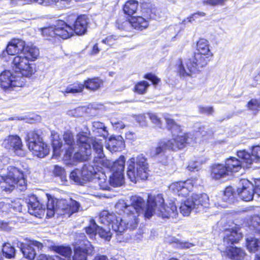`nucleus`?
<instances>
[{"instance_id":"nucleus-1","label":"nucleus","mask_w":260,"mask_h":260,"mask_svg":"<svg viewBox=\"0 0 260 260\" xmlns=\"http://www.w3.org/2000/svg\"><path fill=\"white\" fill-rule=\"evenodd\" d=\"M131 204H127L124 200H120L115 205L116 212L123 214V219L117 217L108 211L102 212L100 220L104 223L112 221V228L116 231L123 232L126 229H135L138 224L139 216L142 214L145 218H150L153 214L162 218H175L178 215L177 207L173 202L164 205V200L161 194L156 196L149 195L147 204L141 197L132 196Z\"/></svg>"},{"instance_id":"nucleus-2","label":"nucleus","mask_w":260,"mask_h":260,"mask_svg":"<svg viewBox=\"0 0 260 260\" xmlns=\"http://www.w3.org/2000/svg\"><path fill=\"white\" fill-rule=\"evenodd\" d=\"M77 145L79 150L75 153L73 159L77 161H86L91 154V144L95 153L96 158L103 159L105 157L103 153V145L101 140L93 137H89L86 133L81 132L76 136Z\"/></svg>"},{"instance_id":"nucleus-3","label":"nucleus","mask_w":260,"mask_h":260,"mask_svg":"<svg viewBox=\"0 0 260 260\" xmlns=\"http://www.w3.org/2000/svg\"><path fill=\"white\" fill-rule=\"evenodd\" d=\"M87 26V17L81 15L77 18L74 28L63 21L59 20L54 27L44 28L43 34L52 37L59 36L63 39H67L72 36L74 32L77 35H84L86 31Z\"/></svg>"},{"instance_id":"nucleus-4","label":"nucleus","mask_w":260,"mask_h":260,"mask_svg":"<svg viewBox=\"0 0 260 260\" xmlns=\"http://www.w3.org/2000/svg\"><path fill=\"white\" fill-rule=\"evenodd\" d=\"M27 183L23 172L20 169L10 166L6 175H0V186L3 190L12 191L16 187L20 190L26 188Z\"/></svg>"},{"instance_id":"nucleus-5","label":"nucleus","mask_w":260,"mask_h":260,"mask_svg":"<svg viewBox=\"0 0 260 260\" xmlns=\"http://www.w3.org/2000/svg\"><path fill=\"white\" fill-rule=\"evenodd\" d=\"M127 175L130 180L136 183L139 180H146L148 176V164L142 155L132 157L128 161Z\"/></svg>"},{"instance_id":"nucleus-6","label":"nucleus","mask_w":260,"mask_h":260,"mask_svg":"<svg viewBox=\"0 0 260 260\" xmlns=\"http://www.w3.org/2000/svg\"><path fill=\"white\" fill-rule=\"evenodd\" d=\"M175 134H173L174 136ZM171 140L164 139L160 140L156 148L152 151L153 156L164 154L166 150L181 149L185 147L188 141L189 135H178Z\"/></svg>"},{"instance_id":"nucleus-7","label":"nucleus","mask_w":260,"mask_h":260,"mask_svg":"<svg viewBox=\"0 0 260 260\" xmlns=\"http://www.w3.org/2000/svg\"><path fill=\"white\" fill-rule=\"evenodd\" d=\"M211 58V56L202 55L196 52L192 58L188 59L185 64H181L180 66V75L183 77L190 76L192 73L205 67Z\"/></svg>"},{"instance_id":"nucleus-8","label":"nucleus","mask_w":260,"mask_h":260,"mask_svg":"<svg viewBox=\"0 0 260 260\" xmlns=\"http://www.w3.org/2000/svg\"><path fill=\"white\" fill-rule=\"evenodd\" d=\"M25 140L29 149L35 156L43 158L49 153V149L47 145L43 142L42 138L36 131L28 133Z\"/></svg>"},{"instance_id":"nucleus-9","label":"nucleus","mask_w":260,"mask_h":260,"mask_svg":"<svg viewBox=\"0 0 260 260\" xmlns=\"http://www.w3.org/2000/svg\"><path fill=\"white\" fill-rule=\"evenodd\" d=\"M102 212L100 213L99 217V222L101 223L107 225L108 226V229H105L103 227H100L95 222L93 219H91L90 221L89 225L85 228V231L87 235L91 239H95L96 235H99V236L105 239L107 241H110L111 238V232L110 231V227L112 228L113 231L117 233V235L121 234L123 232H120L116 231L112 228V221L109 222V223H104L102 222L100 220V216Z\"/></svg>"},{"instance_id":"nucleus-10","label":"nucleus","mask_w":260,"mask_h":260,"mask_svg":"<svg viewBox=\"0 0 260 260\" xmlns=\"http://www.w3.org/2000/svg\"><path fill=\"white\" fill-rule=\"evenodd\" d=\"M25 84L23 77L6 70L0 74V85L5 90L12 91L23 86Z\"/></svg>"},{"instance_id":"nucleus-11","label":"nucleus","mask_w":260,"mask_h":260,"mask_svg":"<svg viewBox=\"0 0 260 260\" xmlns=\"http://www.w3.org/2000/svg\"><path fill=\"white\" fill-rule=\"evenodd\" d=\"M13 67L16 72L24 77H30L35 72V66L22 54L15 56L13 60Z\"/></svg>"},{"instance_id":"nucleus-12","label":"nucleus","mask_w":260,"mask_h":260,"mask_svg":"<svg viewBox=\"0 0 260 260\" xmlns=\"http://www.w3.org/2000/svg\"><path fill=\"white\" fill-rule=\"evenodd\" d=\"M148 26V22L141 16L132 17L128 20L120 23L117 22L116 27L121 30L131 32L133 29L142 30Z\"/></svg>"},{"instance_id":"nucleus-13","label":"nucleus","mask_w":260,"mask_h":260,"mask_svg":"<svg viewBox=\"0 0 260 260\" xmlns=\"http://www.w3.org/2000/svg\"><path fill=\"white\" fill-rule=\"evenodd\" d=\"M125 161V157L122 155L113 163L111 169L113 175L109 179L110 186L118 187L121 185L123 178V173L124 170Z\"/></svg>"},{"instance_id":"nucleus-14","label":"nucleus","mask_w":260,"mask_h":260,"mask_svg":"<svg viewBox=\"0 0 260 260\" xmlns=\"http://www.w3.org/2000/svg\"><path fill=\"white\" fill-rule=\"evenodd\" d=\"M242 238V234L239 226L232 223L230 228L225 229L223 231V245L225 247L231 246L239 242Z\"/></svg>"},{"instance_id":"nucleus-15","label":"nucleus","mask_w":260,"mask_h":260,"mask_svg":"<svg viewBox=\"0 0 260 260\" xmlns=\"http://www.w3.org/2000/svg\"><path fill=\"white\" fill-rule=\"evenodd\" d=\"M2 146L8 150L13 151L16 155L23 156L24 155L21 140L17 135H10L7 137L4 140Z\"/></svg>"},{"instance_id":"nucleus-16","label":"nucleus","mask_w":260,"mask_h":260,"mask_svg":"<svg viewBox=\"0 0 260 260\" xmlns=\"http://www.w3.org/2000/svg\"><path fill=\"white\" fill-rule=\"evenodd\" d=\"M194 185H197L194 180H187L172 183L169 186V189L179 196L185 197L192 190Z\"/></svg>"},{"instance_id":"nucleus-17","label":"nucleus","mask_w":260,"mask_h":260,"mask_svg":"<svg viewBox=\"0 0 260 260\" xmlns=\"http://www.w3.org/2000/svg\"><path fill=\"white\" fill-rule=\"evenodd\" d=\"M94 253L93 245L88 241H86L80 246L74 248L73 260H87L88 256H91Z\"/></svg>"},{"instance_id":"nucleus-18","label":"nucleus","mask_w":260,"mask_h":260,"mask_svg":"<svg viewBox=\"0 0 260 260\" xmlns=\"http://www.w3.org/2000/svg\"><path fill=\"white\" fill-rule=\"evenodd\" d=\"M239 185L237 192L241 199L246 202L252 200L255 194L252 183L248 180L243 179L240 181Z\"/></svg>"},{"instance_id":"nucleus-19","label":"nucleus","mask_w":260,"mask_h":260,"mask_svg":"<svg viewBox=\"0 0 260 260\" xmlns=\"http://www.w3.org/2000/svg\"><path fill=\"white\" fill-rule=\"evenodd\" d=\"M58 206L59 208H61V211L58 214L63 215H67L69 217L73 213L78 212L81 208L79 203L71 199L69 201L63 199L60 200Z\"/></svg>"},{"instance_id":"nucleus-20","label":"nucleus","mask_w":260,"mask_h":260,"mask_svg":"<svg viewBox=\"0 0 260 260\" xmlns=\"http://www.w3.org/2000/svg\"><path fill=\"white\" fill-rule=\"evenodd\" d=\"M251 155L245 150H240L237 152V156L246 162V166H249L253 162H260V146L253 147Z\"/></svg>"},{"instance_id":"nucleus-21","label":"nucleus","mask_w":260,"mask_h":260,"mask_svg":"<svg viewBox=\"0 0 260 260\" xmlns=\"http://www.w3.org/2000/svg\"><path fill=\"white\" fill-rule=\"evenodd\" d=\"M21 250L23 256L27 259L32 260L36 255V251L35 247H37L38 249H42L43 247V244L38 241H33L30 244L23 245L21 243Z\"/></svg>"},{"instance_id":"nucleus-22","label":"nucleus","mask_w":260,"mask_h":260,"mask_svg":"<svg viewBox=\"0 0 260 260\" xmlns=\"http://www.w3.org/2000/svg\"><path fill=\"white\" fill-rule=\"evenodd\" d=\"M192 201V205L196 212H200L204 207H207L209 205V198L207 194H193L189 198Z\"/></svg>"},{"instance_id":"nucleus-23","label":"nucleus","mask_w":260,"mask_h":260,"mask_svg":"<svg viewBox=\"0 0 260 260\" xmlns=\"http://www.w3.org/2000/svg\"><path fill=\"white\" fill-rule=\"evenodd\" d=\"M239 158L240 159L239 157ZM246 162H244L241 158L239 160L235 157H230L226 160L225 167L228 173L237 172L241 169L242 167H249V166H246Z\"/></svg>"},{"instance_id":"nucleus-24","label":"nucleus","mask_w":260,"mask_h":260,"mask_svg":"<svg viewBox=\"0 0 260 260\" xmlns=\"http://www.w3.org/2000/svg\"><path fill=\"white\" fill-rule=\"evenodd\" d=\"M124 146L123 138L120 136L110 137L106 144V147L111 152L121 151Z\"/></svg>"},{"instance_id":"nucleus-25","label":"nucleus","mask_w":260,"mask_h":260,"mask_svg":"<svg viewBox=\"0 0 260 260\" xmlns=\"http://www.w3.org/2000/svg\"><path fill=\"white\" fill-rule=\"evenodd\" d=\"M27 207L28 212L35 216L42 215L44 210V205L40 204L35 197L29 199Z\"/></svg>"},{"instance_id":"nucleus-26","label":"nucleus","mask_w":260,"mask_h":260,"mask_svg":"<svg viewBox=\"0 0 260 260\" xmlns=\"http://www.w3.org/2000/svg\"><path fill=\"white\" fill-rule=\"evenodd\" d=\"M223 254L228 257L235 260H242L246 253L241 248L232 246H227L223 251Z\"/></svg>"},{"instance_id":"nucleus-27","label":"nucleus","mask_w":260,"mask_h":260,"mask_svg":"<svg viewBox=\"0 0 260 260\" xmlns=\"http://www.w3.org/2000/svg\"><path fill=\"white\" fill-rule=\"evenodd\" d=\"M46 196L47 199V203L46 205L47 210V216L49 217H51L54 215L55 212H58V213L61 212V208H59L58 206L60 200H58L56 199H54L48 194H46Z\"/></svg>"},{"instance_id":"nucleus-28","label":"nucleus","mask_w":260,"mask_h":260,"mask_svg":"<svg viewBox=\"0 0 260 260\" xmlns=\"http://www.w3.org/2000/svg\"><path fill=\"white\" fill-rule=\"evenodd\" d=\"M63 140L66 144L68 146V148H66V152L64 156L67 159H70L73 153L74 139L72 133L70 132H66L63 135Z\"/></svg>"},{"instance_id":"nucleus-29","label":"nucleus","mask_w":260,"mask_h":260,"mask_svg":"<svg viewBox=\"0 0 260 260\" xmlns=\"http://www.w3.org/2000/svg\"><path fill=\"white\" fill-rule=\"evenodd\" d=\"M92 182L98 184L100 189L103 190H110L109 180L107 181V176L102 172H98L94 175Z\"/></svg>"},{"instance_id":"nucleus-30","label":"nucleus","mask_w":260,"mask_h":260,"mask_svg":"<svg viewBox=\"0 0 260 260\" xmlns=\"http://www.w3.org/2000/svg\"><path fill=\"white\" fill-rule=\"evenodd\" d=\"M92 131L96 136L106 138L108 136V132L105 124L99 122L94 121L92 123Z\"/></svg>"},{"instance_id":"nucleus-31","label":"nucleus","mask_w":260,"mask_h":260,"mask_svg":"<svg viewBox=\"0 0 260 260\" xmlns=\"http://www.w3.org/2000/svg\"><path fill=\"white\" fill-rule=\"evenodd\" d=\"M82 180H93L94 175L96 174V172L94 167L90 165L85 164L84 165L81 170H80Z\"/></svg>"},{"instance_id":"nucleus-32","label":"nucleus","mask_w":260,"mask_h":260,"mask_svg":"<svg viewBox=\"0 0 260 260\" xmlns=\"http://www.w3.org/2000/svg\"><path fill=\"white\" fill-rule=\"evenodd\" d=\"M197 52L211 57L213 56V54L209 49V42L205 39H201L197 42Z\"/></svg>"},{"instance_id":"nucleus-33","label":"nucleus","mask_w":260,"mask_h":260,"mask_svg":"<svg viewBox=\"0 0 260 260\" xmlns=\"http://www.w3.org/2000/svg\"><path fill=\"white\" fill-rule=\"evenodd\" d=\"M229 173L225 166L221 164L214 165L212 168L211 176L215 179H219Z\"/></svg>"},{"instance_id":"nucleus-34","label":"nucleus","mask_w":260,"mask_h":260,"mask_svg":"<svg viewBox=\"0 0 260 260\" xmlns=\"http://www.w3.org/2000/svg\"><path fill=\"white\" fill-rule=\"evenodd\" d=\"M233 192V188L232 187L229 186L226 187L222 198L223 201L225 203L219 204L218 206L223 208H226L228 206V204L233 203L235 201Z\"/></svg>"},{"instance_id":"nucleus-35","label":"nucleus","mask_w":260,"mask_h":260,"mask_svg":"<svg viewBox=\"0 0 260 260\" xmlns=\"http://www.w3.org/2000/svg\"><path fill=\"white\" fill-rule=\"evenodd\" d=\"M51 137L54 155H59L61 151L66 148L64 147L62 148V142L60 141V139L57 133H52Z\"/></svg>"},{"instance_id":"nucleus-36","label":"nucleus","mask_w":260,"mask_h":260,"mask_svg":"<svg viewBox=\"0 0 260 260\" xmlns=\"http://www.w3.org/2000/svg\"><path fill=\"white\" fill-rule=\"evenodd\" d=\"M29 61L36 59L39 55L38 48L34 46H27L25 47L24 52L22 53Z\"/></svg>"},{"instance_id":"nucleus-37","label":"nucleus","mask_w":260,"mask_h":260,"mask_svg":"<svg viewBox=\"0 0 260 260\" xmlns=\"http://www.w3.org/2000/svg\"><path fill=\"white\" fill-rule=\"evenodd\" d=\"M138 7V2L135 0L127 1L123 6V10L125 14L128 15H133L137 11Z\"/></svg>"},{"instance_id":"nucleus-38","label":"nucleus","mask_w":260,"mask_h":260,"mask_svg":"<svg viewBox=\"0 0 260 260\" xmlns=\"http://www.w3.org/2000/svg\"><path fill=\"white\" fill-rule=\"evenodd\" d=\"M192 201H190L189 198L181 203L179 209L180 213L183 216H188L191 211L194 210L192 205Z\"/></svg>"},{"instance_id":"nucleus-39","label":"nucleus","mask_w":260,"mask_h":260,"mask_svg":"<svg viewBox=\"0 0 260 260\" xmlns=\"http://www.w3.org/2000/svg\"><path fill=\"white\" fill-rule=\"evenodd\" d=\"M246 241L247 247L250 252H255L260 250V240L250 237L247 239Z\"/></svg>"},{"instance_id":"nucleus-40","label":"nucleus","mask_w":260,"mask_h":260,"mask_svg":"<svg viewBox=\"0 0 260 260\" xmlns=\"http://www.w3.org/2000/svg\"><path fill=\"white\" fill-rule=\"evenodd\" d=\"M164 117L168 129L172 131V132L174 133L180 132V126L171 117L170 115L166 114Z\"/></svg>"},{"instance_id":"nucleus-41","label":"nucleus","mask_w":260,"mask_h":260,"mask_svg":"<svg viewBox=\"0 0 260 260\" xmlns=\"http://www.w3.org/2000/svg\"><path fill=\"white\" fill-rule=\"evenodd\" d=\"M102 81L98 78L89 79L84 82V86L88 89L95 90L100 88Z\"/></svg>"},{"instance_id":"nucleus-42","label":"nucleus","mask_w":260,"mask_h":260,"mask_svg":"<svg viewBox=\"0 0 260 260\" xmlns=\"http://www.w3.org/2000/svg\"><path fill=\"white\" fill-rule=\"evenodd\" d=\"M3 255L7 258H14L16 255V250L11 244H4L2 249Z\"/></svg>"},{"instance_id":"nucleus-43","label":"nucleus","mask_w":260,"mask_h":260,"mask_svg":"<svg viewBox=\"0 0 260 260\" xmlns=\"http://www.w3.org/2000/svg\"><path fill=\"white\" fill-rule=\"evenodd\" d=\"M249 228L254 232L260 234V216L252 217L249 223Z\"/></svg>"},{"instance_id":"nucleus-44","label":"nucleus","mask_w":260,"mask_h":260,"mask_svg":"<svg viewBox=\"0 0 260 260\" xmlns=\"http://www.w3.org/2000/svg\"><path fill=\"white\" fill-rule=\"evenodd\" d=\"M54 250L60 255L69 258L72 254V249L69 246H59L54 248Z\"/></svg>"},{"instance_id":"nucleus-45","label":"nucleus","mask_w":260,"mask_h":260,"mask_svg":"<svg viewBox=\"0 0 260 260\" xmlns=\"http://www.w3.org/2000/svg\"><path fill=\"white\" fill-rule=\"evenodd\" d=\"M22 202L23 201L20 199H17L10 203V212L15 214L16 212H21L22 209Z\"/></svg>"},{"instance_id":"nucleus-46","label":"nucleus","mask_w":260,"mask_h":260,"mask_svg":"<svg viewBox=\"0 0 260 260\" xmlns=\"http://www.w3.org/2000/svg\"><path fill=\"white\" fill-rule=\"evenodd\" d=\"M84 88V85L74 84L68 86L64 91V94L66 93H76L81 92Z\"/></svg>"},{"instance_id":"nucleus-47","label":"nucleus","mask_w":260,"mask_h":260,"mask_svg":"<svg viewBox=\"0 0 260 260\" xmlns=\"http://www.w3.org/2000/svg\"><path fill=\"white\" fill-rule=\"evenodd\" d=\"M54 175L59 177L62 183H64L67 181L66 173L64 170L57 165L54 166L53 171Z\"/></svg>"},{"instance_id":"nucleus-48","label":"nucleus","mask_w":260,"mask_h":260,"mask_svg":"<svg viewBox=\"0 0 260 260\" xmlns=\"http://www.w3.org/2000/svg\"><path fill=\"white\" fill-rule=\"evenodd\" d=\"M71 0H43V3L48 5L58 4V6L61 8H69Z\"/></svg>"},{"instance_id":"nucleus-49","label":"nucleus","mask_w":260,"mask_h":260,"mask_svg":"<svg viewBox=\"0 0 260 260\" xmlns=\"http://www.w3.org/2000/svg\"><path fill=\"white\" fill-rule=\"evenodd\" d=\"M12 44L15 46L16 49L17 54L22 51L24 52L25 48V42L19 39H13L12 40Z\"/></svg>"},{"instance_id":"nucleus-50","label":"nucleus","mask_w":260,"mask_h":260,"mask_svg":"<svg viewBox=\"0 0 260 260\" xmlns=\"http://www.w3.org/2000/svg\"><path fill=\"white\" fill-rule=\"evenodd\" d=\"M147 82L143 81L138 83L135 87V91L139 94L145 93L147 88L149 86Z\"/></svg>"},{"instance_id":"nucleus-51","label":"nucleus","mask_w":260,"mask_h":260,"mask_svg":"<svg viewBox=\"0 0 260 260\" xmlns=\"http://www.w3.org/2000/svg\"><path fill=\"white\" fill-rule=\"evenodd\" d=\"M10 212V204L9 203L3 201L0 202V214L3 216H6Z\"/></svg>"},{"instance_id":"nucleus-52","label":"nucleus","mask_w":260,"mask_h":260,"mask_svg":"<svg viewBox=\"0 0 260 260\" xmlns=\"http://www.w3.org/2000/svg\"><path fill=\"white\" fill-rule=\"evenodd\" d=\"M70 178L77 183H81L82 178L81 176L80 170H75L72 171L70 175Z\"/></svg>"},{"instance_id":"nucleus-53","label":"nucleus","mask_w":260,"mask_h":260,"mask_svg":"<svg viewBox=\"0 0 260 260\" xmlns=\"http://www.w3.org/2000/svg\"><path fill=\"white\" fill-rule=\"evenodd\" d=\"M249 109L252 111H257L260 108V99H252L248 104Z\"/></svg>"},{"instance_id":"nucleus-54","label":"nucleus","mask_w":260,"mask_h":260,"mask_svg":"<svg viewBox=\"0 0 260 260\" xmlns=\"http://www.w3.org/2000/svg\"><path fill=\"white\" fill-rule=\"evenodd\" d=\"M148 115L152 123L159 127H161L162 124L161 120L156 114L148 113Z\"/></svg>"},{"instance_id":"nucleus-55","label":"nucleus","mask_w":260,"mask_h":260,"mask_svg":"<svg viewBox=\"0 0 260 260\" xmlns=\"http://www.w3.org/2000/svg\"><path fill=\"white\" fill-rule=\"evenodd\" d=\"M226 0H204L203 4L204 5L216 6L217 5H223Z\"/></svg>"},{"instance_id":"nucleus-56","label":"nucleus","mask_w":260,"mask_h":260,"mask_svg":"<svg viewBox=\"0 0 260 260\" xmlns=\"http://www.w3.org/2000/svg\"><path fill=\"white\" fill-rule=\"evenodd\" d=\"M199 112L201 114H204L206 115H211L214 112V109L212 107L207 106H199L198 107Z\"/></svg>"},{"instance_id":"nucleus-57","label":"nucleus","mask_w":260,"mask_h":260,"mask_svg":"<svg viewBox=\"0 0 260 260\" xmlns=\"http://www.w3.org/2000/svg\"><path fill=\"white\" fill-rule=\"evenodd\" d=\"M6 52L8 54L13 55L16 54H17L16 51V49L15 48V46L12 44V40L7 45Z\"/></svg>"},{"instance_id":"nucleus-58","label":"nucleus","mask_w":260,"mask_h":260,"mask_svg":"<svg viewBox=\"0 0 260 260\" xmlns=\"http://www.w3.org/2000/svg\"><path fill=\"white\" fill-rule=\"evenodd\" d=\"M205 15V13L203 12H198L188 17L187 18V19L188 20V21L189 22H192L193 21L195 20L198 18L200 17H204Z\"/></svg>"},{"instance_id":"nucleus-59","label":"nucleus","mask_w":260,"mask_h":260,"mask_svg":"<svg viewBox=\"0 0 260 260\" xmlns=\"http://www.w3.org/2000/svg\"><path fill=\"white\" fill-rule=\"evenodd\" d=\"M10 162V158L5 155L0 156V169L2 170L5 166Z\"/></svg>"},{"instance_id":"nucleus-60","label":"nucleus","mask_w":260,"mask_h":260,"mask_svg":"<svg viewBox=\"0 0 260 260\" xmlns=\"http://www.w3.org/2000/svg\"><path fill=\"white\" fill-rule=\"evenodd\" d=\"M144 77L151 81L154 85L157 84L159 81V79L156 76L151 73L145 75Z\"/></svg>"},{"instance_id":"nucleus-61","label":"nucleus","mask_w":260,"mask_h":260,"mask_svg":"<svg viewBox=\"0 0 260 260\" xmlns=\"http://www.w3.org/2000/svg\"><path fill=\"white\" fill-rule=\"evenodd\" d=\"M43 0H11V2L14 4H24L29 2H35L39 3H43Z\"/></svg>"},{"instance_id":"nucleus-62","label":"nucleus","mask_w":260,"mask_h":260,"mask_svg":"<svg viewBox=\"0 0 260 260\" xmlns=\"http://www.w3.org/2000/svg\"><path fill=\"white\" fill-rule=\"evenodd\" d=\"M116 37L111 36L107 37L105 39L103 40L102 42L109 46H111L114 44V42L116 41Z\"/></svg>"},{"instance_id":"nucleus-63","label":"nucleus","mask_w":260,"mask_h":260,"mask_svg":"<svg viewBox=\"0 0 260 260\" xmlns=\"http://www.w3.org/2000/svg\"><path fill=\"white\" fill-rule=\"evenodd\" d=\"M177 244L178 247L180 248H190L193 246V244L187 242L178 241Z\"/></svg>"},{"instance_id":"nucleus-64","label":"nucleus","mask_w":260,"mask_h":260,"mask_svg":"<svg viewBox=\"0 0 260 260\" xmlns=\"http://www.w3.org/2000/svg\"><path fill=\"white\" fill-rule=\"evenodd\" d=\"M254 193L260 196V178L255 181V186L253 187Z\"/></svg>"}]
</instances>
